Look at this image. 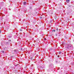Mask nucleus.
Here are the masks:
<instances>
[{
    "mask_svg": "<svg viewBox=\"0 0 74 74\" xmlns=\"http://www.w3.org/2000/svg\"><path fill=\"white\" fill-rule=\"evenodd\" d=\"M67 47H69L68 48H70V47H73V46L71 45H68Z\"/></svg>",
    "mask_w": 74,
    "mask_h": 74,
    "instance_id": "f257e3e1",
    "label": "nucleus"
},
{
    "mask_svg": "<svg viewBox=\"0 0 74 74\" xmlns=\"http://www.w3.org/2000/svg\"><path fill=\"white\" fill-rule=\"evenodd\" d=\"M11 42V40H9V41L8 42H7V44H8V43H10Z\"/></svg>",
    "mask_w": 74,
    "mask_h": 74,
    "instance_id": "f03ea898",
    "label": "nucleus"
},
{
    "mask_svg": "<svg viewBox=\"0 0 74 74\" xmlns=\"http://www.w3.org/2000/svg\"><path fill=\"white\" fill-rule=\"evenodd\" d=\"M26 2H24L23 3V5H25L26 4Z\"/></svg>",
    "mask_w": 74,
    "mask_h": 74,
    "instance_id": "7ed1b4c3",
    "label": "nucleus"
},
{
    "mask_svg": "<svg viewBox=\"0 0 74 74\" xmlns=\"http://www.w3.org/2000/svg\"><path fill=\"white\" fill-rule=\"evenodd\" d=\"M66 3H69V2H70V0H66Z\"/></svg>",
    "mask_w": 74,
    "mask_h": 74,
    "instance_id": "20e7f679",
    "label": "nucleus"
},
{
    "mask_svg": "<svg viewBox=\"0 0 74 74\" xmlns=\"http://www.w3.org/2000/svg\"><path fill=\"white\" fill-rule=\"evenodd\" d=\"M62 53V52L60 51H59V54H61V53Z\"/></svg>",
    "mask_w": 74,
    "mask_h": 74,
    "instance_id": "39448f33",
    "label": "nucleus"
},
{
    "mask_svg": "<svg viewBox=\"0 0 74 74\" xmlns=\"http://www.w3.org/2000/svg\"><path fill=\"white\" fill-rule=\"evenodd\" d=\"M1 52L2 53H4V51H1Z\"/></svg>",
    "mask_w": 74,
    "mask_h": 74,
    "instance_id": "423d86ee",
    "label": "nucleus"
},
{
    "mask_svg": "<svg viewBox=\"0 0 74 74\" xmlns=\"http://www.w3.org/2000/svg\"><path fill=\"white\" fill-rule=\"evenodd\" d=\"M14 52H15V53L16 52V50H14Z\"/></svg>",
    "mask_w": 74,
    "mask_h": 74,
    "instance_id": "0eeeda50",
    "label": "nucleus"
},
{
    "mask_svg": "<svg viewBox=\"0 0 74 74\" xmlns=\"http://www.w3.org/2000/svg\"><path fill=\"white\" fill-rule=\"evenodd\" d=\"M53 32H55V30H53Z\"/></svg>",
    "mask_w": 74,
    "mask_h": 74,
    "instance_id": "6e6552de",
    "label": "nucleus"
},
{
    "mask_svg": "<svg viewBox=\"0 0 74 74\" xmlns=\"http://www.w3.org/2000/svg\"><path fill=\"white\" fill-rule=\"evenodd\" d=\"M20 31H22V29H21L20 30Z\"/></svg>",
    "mask_w": 74,
    "mask_h": 74,
    "instance_id": "1a4fd4ad",
    "label": "nucleus"
},
{
    "mask_svg": "<svg viewBox=\"0 0 74 74\" xmlns=\"http://www.w3.org/2000/svg\"><path fill=\"white\" fill-rule=\"evenodd\" d=\"M62 44H64V42H62Z\"/></svg>",
    "mask_w": 74,
    "mask_h": 74,
    "instance_id": "9d476101",
    "label": "nucleus"
},
{
    "mask_svg": "<svg viewBox=\"0 0 74 74\" xmlns=\"http://www.w3.org/2000/svg\"><path fill=\"white\" fill-rule=\"evenodd\" d=\"M18 66V65H15V66L16 67V66Z\"/></svg>",
    "mask_w": 74,
    "mask_h": 74,
    "instance_id": "9b49d317",
    "label": "nucleus"
},
{
    "mask_svg": "<svg viewBox=\"0 0 74 74\" xmlns=\"http://www.w3.org/2000/svg\"><path fill=\"white\" fill-rule=\"evenodd\" d=\"M74 64H72V65H73Z\"/></svg>",
    "mask_w": 74,
    "mask_h": 74,
    "instance_id": "f8f14e48",
    "label": "nucleus"
},
{
    "mask_svg": "<svg viewBox=\"0 0 74 74\" xmlns=\"http://www.w3.org/2000/svg\"><path fill=\"white\" fill-rule=\"evenodd\" d=\"M1 33V32H0V33Z\"/></svg>",
    "mask_w": 74,
    "mask_h": 74,
    "instance_id": "ddd939ff",
    "label": "nucleus"
},
{
    "mask_svg": "<svg viewBox=\"0 0 74 74\" xmlns=\"http://www.w3.org/2000/svg\"><path fill=\"white\" fill-rule=\"evenodd\" d=\"M40 18H41L42 17H40Z\"/></svg>",
    "mask_w": 74,
    "mask_h": 74,
    "instance_id": "4468645a",
    "label": "nucleus"
}]
</instances>
